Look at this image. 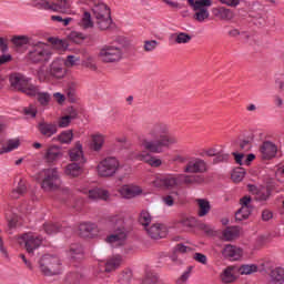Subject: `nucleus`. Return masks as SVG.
Wrapping results in <instances>:
<instances>
[{
	"mask_svg": "<svg viewBox=\"0 0 284 284\" xmlns=\"http://www.w3.org/2000/svg\"><path fill=\"white\" fill-rule=\"evenodd\" d=\"M77 65H81V55L79 53L69 54L64 60L65 68H77Z\"/></svg>",
	"mask_w": 284,
	"mask_h": 284,
	"instance_id": "nucleus-39",
	"label": "nucleus"
},
{
	"mask_svg": "<svg viewBox=\"0 0 284 284\" xmlns=\"http://www.w3.org/2000/svg\"><path fill=\"white\" fill-rule=\"evenodd\" d=\"M190 278V271L184 272L176 281V284H186Z\"/></svg>",
	"mask_w": 284,
	"mask_h": 284,
	"instance_id": "nucleus-64",
	"label": "nucleus"
},
{
	"mask_svg": "<svg viewBox=\"0 0 284 284\" xmlns=\"http://www.w3.org/2000/svg\"><path fill=\"white\" fill-rule=\"evenodd\" d=\"M222 255L229 261H239L243 256V251L234 245H225L222 250Z\"/></svg>",
	"mask_w": 284,
	"mask_h": 284,
	"instance_id": "nucleus-25",
	"label": "nucleus"
},
{
	"mask_svg": "<svg viewBox=\"0 0 284 284\" xmlns=\"http://www.w3.org/2000/svg\"><path fill=\"white\" fill-rule=\"evenodd\" d=\"M80 192H83V194H88L89 199L92 201H97L98 199H101L102 201H108L110 199V192L103 189H81Z\"/></svg>",
	"mask_w": 284,
	"mask_h": 284,
	"instance_id": "nucleus-24",
	"label": "nucleus"
},
{
	"mask_svg": "<svg viewBox=\"0 0 284 284\" xmlns=\"http://www.w3.org/2000/svg\"><path fill=\"white\" fill-rule=\"evenodd\" d=\"M135 159L138 161H143L144 163H148V165H151V168H161V165L163 164L161 159L156 156H152V154L145 151L138 153L135 155Z\"/></svg>",
	"mask_w": 284,
	"mask_h": 284,
	"instance_id": "nucleus-26",
	"label": "nucleus"
},
{
	"mask_svg": "<svg viewBox=\"0 0 284 284\" xmlns=\"http://www.w3.org/2000/svg\"><path fill=\"white\" fill-rule=\"evenodd\" d=\"M154 187H164L165 190H174L179 185H203L205 175L197 174H169L156 176L152 182Z\"/></svg>",
	"mask_w": 284,
	"mask_h": 284,
	"instance_id": "nucleus-2",
	"label": "nucleus"
},
{
	"mask_svg": "<svg viewBox=\"0 0 284 284\" xmlns=\"http://www.w3.org/2000/svg\"><path fill=\"white\" fill-rule=\"evenodd\" d=\"M196 220L194 217H182L179 221V224L182 225L185 230H190V227H194Z\"/></svg>",
	"mask_w": 284,
	"mask_h": 284,
	"instance_id": "nucleus-54",
	"label": "nucleus"
},
{
	"mask_svg": "<svg viewBox=\"0 0 284 284\" xmlns=\"http://www.w3.org/2000/svg\"><path fill=\"white\" fill-rule=\"evenodd\" d=\"M231 179L234 183H241L245 179V169H235L231 174Z\"/></svg>",
	"mask_w": 284,
	"mask_h": 284,
	"instance_id": "nucleus-52",
	"label": "nucleus"
},
{
	"mask_svg": "<svg viewBox=\"0 0 284 284\" xmlns=\"http://www.w3.org/2000/svg\"><path fill=\"white\" fill-rule=\"evenodd\" d=\"M131 281H132V270L125 268L119 274L120 284H130Z\"/></svg>",
	"mask_w": 284,
	"mask_h": 284,
	"instance_id": "nucleus-50",
	"label": "nucleus"
},
{
	"mask_svg": "<svg viewBox=\"0 0 284 284\" xmlns=\"http://www.w3.org/2000/svg\"><path fill=\"white\" fill-rule=\"evenodd\" d=\"M121 265H123V256L119 254L109 256L103 263L104 270L99 265V268L94 272V276L95 278H101V274H112L116 272Z\"/></svg>",
	"mask_w": 284,
	"mask_h": 284,
	"instance_id": "nucleus-12",
	"label": "nucleus"
},
{
	"mask_svg": "<svg viewBox=\"0 0 284 284\" xmlns=\"http://www.w3.org/2000/svg\"><path fill=\"white\" fill-rule=\"evenodd\" d=\"M277 152L278 148L271 141H265L260 146V153L264 161H270L271 159H274Z\"/></svg>",
	"mask_w": 284,
	"mask_h": 284,
	"instance_id": "nucleus-18",
	"label": "nucleus"
},
{
	"mask_svg": "<svg viewBox=\"0 0 284 284\" xmlns=\"http://www.w3.org/2000/svg\"><path fill=\"white\" fill-rule=\"evenodd\" d=\"M91 148L94 150V152H100V150L103 148V144L105 143V138L101 133H97L91 136Z\"/></svg>",
	"mask_w": 284,
	"mask_h": 284,
	"instance_id": "nucleus-36",
	"label": "nucleus"
},
{
	"mask_svg": "<svg viewBox=\"0 0 284 284\" xmlns=\"http://www.w3.org/2000/svg\"><path fill=\"white\" fill-rule=\"evenodd\" d=\"M125 216L123 213H116L109 217V225L113 233L106 236V243L111 247H121L128 243V230L124 226Z\"/></svg>",
	"mask_w": 284,
	"mask_h": 284,
	"instance_id": "nucleus-3",
	"label": "nucleus"
},
{
	"mask_svg": "<svg viewBox=\"0 0 284 284\" xmlns=\"http://www.w3.org/2000/svg\"><path fill=\"white\" fill-rule=\"evenodd\" d=\"M123 54L121 45L106 44L100 49L99 58L103 63H119L123 59Z\"/></svg>",
	"mask_w": 284,
	"mask_h": 284,
	"instance_id": "nucleus-8",
	"label": "nucleus"
},
{
	"mask_svg": "<svg viewBox=\"0 0 284 284\" xmlns=\"http://www.w3.org/2000/svg\"><path fill=\"white\" fill-rule=\"evenodd\" d=\"M81 254H83V247H81V244H72L70 246L68 252L70 258H80Z\"/></svg>",
	"mask_w": 284,
	"mask_h": 284,
	"instance_id": "nucleus-47",
	"label": "nucleus"
},
{
	"mask_svg": "<svg viewBox=\"0 0 284 284\" xmlns=\"http://www.w3.org/2000/svg\"><path fill=\"white\" fill-rule=\"evenodd\" d=\"M78 3H84L92 8V12L97 19V26L100 30H108L112 23L110 18V8L101 0H78Z\"/></svg>",
	"mask_w": 284,
	"mask_h": 284,
	"instance_id": "nucleus-4",
	"label": "nucleus"
},
{
	"mask_svg": "<svg viewBox=\"0 0 284 284\" xmlns=\"http://www.w3.org/2000/svg\"><path fill=\"white\" fill-rule=\"evenodd\" d=\"M183 172L185 174H200V176H203L204 172H207V163L199 158H190L183 166Z\"/></svg>",
	"mask_w": 284,
	"mask_h": 284,
	"instance_id": "nucleus-14",
	"label": "nucleus"
},
{
	"mask_svg": "<svg viewBox=\"0 0 284 284\" xmlns=\"http://www.w3.org/2000/svg\"><path fill=\"white\" fill-rule=\"evenodd\" d=\"M159 48V42L156 40L144 41V52H154Z\"/></svg>",
	"mask_w": 284,
	"mask_h": 284,
	"instance_id": "nucleus-55",
	"label": "nucleus"
},
{
	"mask_svg": "<svg viewBox=\"0 0 284 284\" xmlns=\"http://www.w3.org/2000/svg\"><path fill=\"white\" fill-rule=\"evenodd\" d=\"M43 230L45 234H57L61 232V223H52V222L44 223Z\"/></svg>",
	"mask_w": 284,
	"mask_h": 284,
	"instance_id": "nucleus-46",
	"label": "nucleus"
},
{
	"mask_svg": "<svg viewBox=\"0 0 284 284\" xmlns=\"http://www.w3.org/2000/svg\"><path fill=\"white\" fill-rule=\"evenodd\" d=\"M241 207H252V197L245 195L240 200Z\"/></svg>",
	"mask_w": 284,
	"mask_h": 284,
	"instance_id": "nucleus-63",
	"label": "nucleus"
},
{
	"mask_svg": "<svg viewBox=\"0 0 284 284\" xmlns=\"http://www.w3.org/2000/svg\"><path fill=\"white\" fill-rule=\"evenodd\" d=\"M197 203V214L199 216H207V214H210V210H211V205H210V201L205 200V199H197L195 200Z\"/></svg>",
	"mask_w": 284,
	"mask_h": 284,
	"instance_id": "nucleus-35",
	"label": "nucleus"
},
{
	"mask_svg": "<svg viewBox=\"0 0 284 284\" xmlns=\"http://www.w3.org/2000/svg\"><path fill=\"white\" fill-rule=\"evenodd\" d=\"M51 11L61 12L62 14H72V1L70 0H58L51 1Z\"/></svg>",
	"mask_w": 284,
	"mask_h": 284,
	"instance_id": "nucleus-22",
	"label": "nucleus"
},
{
	"mask_svg": "<svg viewBox=\"0 0 284 284\" xmlns=\"http://www.w3.org/2000/svg\"><path fill=\"white\" fill-rule=\"evenodd\" d=\"M270 278L273 284H283L284 283V268L281 266L271 268Z\"/></svg>",
	"mask_w": 284,
	"mask_h": 284,
	"instance_id": "nucleus-32",
	"label": "nucleus"
},
{
	"mask_svg": "<svg viewBox=\"0 0 284 284\" xmlns=\"http://www.w3.org/2000/svg\"><path fill=\"white\" fill-rule=\"evenodd\" d=\"M78 26L81 30H92L94 28V21H92V14L89 11H83L80 19L78 20Z\"/></svg>",
	"mask_w": 284,
	"mask_h": 284,
	"instance_id": "nucleus-29",
	"label": "nucleus"
},
{
	"mask_svg": "<svg viewBox=\"0 0 284 284\" xmlns=\"http://www.w3.org/2000/svg\"><path fill=\"white\" fill-rule=\"evenodd\" d=\"M139 223L148 229L149 224L152 223V215H150V212L142 211L140 213Z\"/></svg>",
	"mask_w": 284,
	"mask_h": 284,
	"instance_id": "nucleus-51",
	"label": "nucleus"
},
{
	"mask_svg": "<svg viewBox=\"0 0 284 284\" xmlns=\"http://www.w3.org/2000/svg\"><path fill=\"white\" fill-rule=\"evenodd\" d=\"M118 192L122 199H135V196H141V194H143V189L134 184H124Z\"/></svg>",
	"mask_w": 284,
	"mask_h": 284,
	"instance_id": "nucleus-17",
	"label": "nucleus"
},
{
	"mask_svg": "<svg viewBox=\"0 0 284 284\" xmlns=\"http://www.w3.org/2000/svg\"><path fill=\"white\" fill-rule=\"evenodd\" d=\"M206 156H216L215 163H222L223 161H227L230 159V154L219 153V151L214 148H211L205 151Z\"/></svg>",
	"mask_w": 284,
	"mask_h": 284,
	"instance_id": "nucleus-40",
	"label": "nucleus"
},
{
	"mask_svg": "<svg viewBox=\"0 0 284 284\" xmlns=\"http://www.w3.org/2000/svg\"><path fill=\"white\" fill-rule=\"evenodd\" d=\"M79 234L83 239H90L99 234V226L94 223L83 222L79 225Z\"/></svg>",
	"mask_w": 284,
	"mask_h": 284,
	"instance_id": "nucleus-20",
	"label": "nucleus"
},
{
	"mask_svg": "<svg viewBox=\"0 0 284 284\" xmlns=\"http://www.w3.org/2000/svg\"><path fill=\"white\" fill-rule=\"evenodd\" d=\"M72 139H74V133H72V130H67L54 136L52 141L62 145H69V143H72Z\"/></svg>",
	"mask_w": 284,
	"mask_h": 284,
	"instance_id": "nucleus-31",
	"label": "nucleus"
},
{
	"mask_svg": "<svg viewBox=\"0 0 284 284\" xmlns=\"http://www.w3.org/2000/svg\"><path fill=\"white\" fill-rule=\"evenodd\" d=\"M28 97H34L42 108H47V105H50V101H52V95L48 92H41L37 85L33 87V91Z\"/></svg>",
	"mask_w": 284,
	"mask_h": 284,
	"instance_id": "nucleus-23",
	"label": "nucleus"
},
{
	"mask_svg": "<svg viewBox=\"0 0 284 284\" xmlns=\"http://www.w3.org/2000/svg\"><path fill=\"white\" fill-rule=\"evenodd\" d=\"M63 158V152L59 145H49L44 151L43 160L48 165H57V162Z\"/></svg>",
	"mask_w": 284,
	"mask_h": 284,
	"instance_id": "nucleus-15",
	"label": "nucleus"
},
{
	"mask_svg": "<svg viewBox=\"0 0 284 284\" xmlns=\"http://www.w3.org/2000/svg\"><path fill=\"white\" fill-rule=\"evenodd\" d=\"M159 281V277L154 273H146L144 280L142 281V284H154Z\"/></svg>",
	"mask_w": 284,
	"mask_h": 284,
	"instance_id": "nucleus-57",
	"label": "nucleus"
},
{
	"mask_svg": "<svg viewBox=\"0 0 284 284\" xmlns=\"http://www.w3.org/2000/svg\"><path fill=\"white\" fill-rule=\"evenodd\" d=\"M21 140H19V138L7 140L2 148H0V154H8L10 152H14V150H19Z\"/></svg>",
	"mask_w": 284,
	"mask_h": 284,
	"instance_id": "nucleus-30",
	"label": "nucleus"
},
{
	"mask_svg": "<svg viewBox=\"0 0 284 284\" xmlns=\"http://www.w3.org/2000/svg\"><path fill=\"white\" fill-rule=\"evenodd\" d=\"M220 281L223 284L236 283L239 281V266H227L220 274Z\"/></svg>",
	"mask_w": 284,
	"mask_h": 284,
	"instance_id": "nucleus-16",
	"label": "nucleus"
},
{
	"mask_svg": "<svg viewBox=\"0 0 284 284\" xmlns=\"http://www.w3.org/2000/svg\"><path fill=\"white\" fill-rule=\"evenodd\" d=\"M52 21H58V23H62V26H70V21H72V18H63L61 16H52Z\"/></svg>",
	"mask_w": 284,
	"mask_h": 284,
	"instance_id": "nucleus-60",
	"label": "nucleus"
},
{
	"mask_svg": "<svg viewBox=\"0 0 284 284\" xmlns=\"http://www.w3.org/2000/svg\"><path fill=\"white\" fill-rule=\"evenodd\" d=\"M252 214V207L241 206V209L235 213L236 221H245V219H250Z\"/></svg>",
	"mask_w": 284,
	"mask_h": 284,
	"instance_id": "nucleus-45",
	"label": "nucleus"
},
{
	"mask_svg": "<svg viewBox=\"0 0 284 284\" xmlns=\"http://www.w3.org/2000/svg\"><path fill=\"white\" fill-rule=\"evenodd\" d=\"M81 172H82L81 163H71V164H68L64 169V174H67V176L77 178V176H80Z\"/></svg>",
	"mask_w": 284,
	"mask_h": 284,
	"instance_id": "nucleus-37",
	"label": "nucleus"
},
{
	"mask_svg": "<svg viewBox=\"0 0 284 284\" xmlns=\"http://www.w3.org/2000/svg\"><path fill=\"white\" fill-rule=\"evenodd\" d=\"M10 85L13 90H18L19 92H23V94H32L34 84L30 83V78L21 74V73H13L9 78Z\"/></svg>",
	"mask_w": 284,
	"mask_h": 284,
	"instance_id": "nucleus-11",
	"label": "nucleus"
},
{
	"mask_svg": "<svg viewBox=\"0 0 284 284\" xmlns=\"http://www.w3.org/2000/svg\"><path fill=\"white\" fill-rule=\"evenodd\" d=\"M50 74L54 79H63L65 77V62L63 58H57L50 65Z\"/></svg>",
	"mask_w": 284,
	"mask_h": 284,
	"instance_id": "nucleus-19",
	"label": "nucleus"
},
{
	"mask_svg": "<svg viewBox=\"0 0 284 284\" xmlns=\"http://www.w3.org/2000/svg\"><path fill=\"white\" fill-rule=\"evenodd\" d=\"M72 123V120L68 115H63L58 120V128H68Z\"/></svg>",
	"mask_w": 284,
	"mask_h": 284,
	"instance_id": "nucleus-59",
	"label": "nucleus"
},
{
	"mask_svg": "<svg viewBox=\"0 0 284 284\" xmlns=\"http://www.w3.org/2000/svg\"><path fill=\"white\" fill-rule=\"evenodd\" d=\"M192 8L195 21L203 23L205 19L210 18V8H212V0H186Z\"/></svg>",
	"mask_w": 284,
	"mask_h": 284,
	"instance_id": "nucleus-9",
	"label": "nucleus"
},
{
	"mask_svg": "<svg viewBox=\"0 0 284 284\" xmlns=\"http://www.w3.org/2000/svg\"><path fill=\"white\" fill-rule=\"evenodd\" d=\"M171 39H173V41H175L179 44H183V43H190V41H192V36L185 32H180L171 36Z\"/></svg>",
	"mask_w": 284,
	"mask_h": 284,
	"instance_id": "nucleus-43",
	"label": "nucleus"
},
{
	"mask_svg": "<svg viewBox=\"0 0 284 284\" xmlns=\"http://www.w3.org/2000/svg\"><path fill=\"white\" fill-rule=\"evenodd\" d=\"M27 58L31 63H48L52 59V51L44 42H33Z\"/></svg>",
	"mask_w": 284,
	"mask_h": 284,
	"instance_id": "nucleus-5",
	"label": "nucleus"
},
{
	"mask_svg": "<svg viewBox=\"0 0 284 284\" xmlns=\"http://www.w3.org/2000/svg\"><path fill=\"white\" fill-rule=\"evenodd\" d=\"M121 170V162L114 156H109L98 164V174L103 179L114 176Z\"/></svg>",
	"mask_w": 284,
	"mask_h": 284,
	"instance_id": "nucleus-10",
	"label": "nucleus"
},
{
	"mask_svg": "<svg viewBox=\"0 0 284 284\" xmlns=\"http://www.w3.org/2000/svg\"><path fill=\"white\" fill-rule=\"evenodd\" d=\"M146 232L151 239H165V236H168V226L163 224H153L146 229Z\"/></svg>",
	"mask_w": 284,
	"mask_h": 284,
	"instance_id": "nucleus-27",
	"label": "nucleus"
},
{
	"mask_svg": "<svg viewBox=\"0 0 284 284\" xmlns=\"http://www.w3.org/2000/svg\"><path fill=\"white\" fill-rule=\"evenodd\" d=\"M239 234H241L239 226H229L222 232V239L223 241H234V239H239Z\"/></svg>",
	"mask_w": 284,
	"mask_h": 284,
	"instance_id": "nucleus-34",
	"label": "nucleus"
},
{
	"mask_svg": "<svg viewBox=\"0 0 284 284\" xmlns=\"http://www.w3.org/2000/svg\"><path fill=\"white\" fill-rule=\"evenodd\" d=\"M70 39H72V41H74V43H81V41L85 40V34L78 32V31H73L70 34Z\"/></svg>",
	"mask_w": 284,
	"mask_h": 284,
	"instance_id": "nucleus-58",
	"label": "nucleus"
},
{
	"mask_svg": "<svg viewBox=\"0 0 284 284\" xmlns=\"http://www.w3.org/2000/svg\"><path fill=\"white\" fill-rule=\"evenodd\" d=\"M81 280V273L79 272H70L65 276V283L67 284H77Z\"/></svg>",
	"mask_w": 284,
	"mask_h": 284,
	"instance_id": "nucleus-53",
	"label": "nucleus"
},
{
	"mask_svg": "<svg viewBox=\"0 0 284 284\" xmlns=\"http://www.w3.org/2000/svg\"><path fill=\"white\" fill-rule=\"evenodd\" d=\"M42 176L41 187L44 192H54L61 187V175L55 168L45 169Z\"/></svg>",
	"mask_w": 284,
	"mask_h": 284,
	"instance_id": "nucleus-7",
	"label": "nucleus"
},
{
	"mask_svg": "<svg viewBox=\"0 0 284 284\" xmlns=\"http://www.w3.org/2000/svg\"><path fill=\"white\" fill-rule=\"evenodd\" d=\"M40 271L44 276L61 274V258L57 255L44 254L39 260Z\"/></svg>",
	"mask_w": 284,
	"mask_h": 284,
	"instance_id": "nucleus-6",
	"label": "nucleus"
},
{
	"mask_svg": "<svg viewBox=\"0 0 284 284\" xmlns=\"http://www.w3.org/2000/svg\"><path fill=\"white\" fill-rule=\"evenodd\" d=\"M28 186L26 185V180L21 179L18 183V186L12 190L11 199H20L26 194Z\"/></svg>",
	"mask_w": 284,
	"mask_h": 284,
	"instance_id": "nucleus-38",
	"label": "nucleus"
},
{
	"mask_svg": "<svg viewBox=\"0 0 284 284\" xmlns=\"http://www.w3.org/2000/svg\"><path fill=\"white\" fill-rule=\"evenodd\" d=\"M24 114L34 119V116H37V106L29 105L28 108H24Z\"/></svg>",
	"mask_w": 284,
	"mask_h": 284,
	"instance_id": "nucleus-62",
	"label": "nucleus"
},
{
	"mask_svg": "<svg viewBox=\"0 0 284 284\" xmlns=\"http://www.w3.org/2000/svg\"><path fill=\"white\" fill-rule=\"evenodd\" d=\"M38 130H39L40 134H42V136H44V139H50V138L54 136V134H57V132H59V128L57 124H54L52 122H45V121H42L38 124Z\"/></svg>",
	"mask_w": 284,
	"mask_h": 284,
	"instance_id": "nucleus-21",
	"label": "nucleus"
},
{
	"mask_svg": "<svg viewBox=\"0 0 284 284\" xmlns=\"http://www.w3.org/2000/svg\"><path fill=\"white\" fill-rule=\"evenodd\" d=\"M70 161L83 164L85 163V156H83V145L81 142H77L74 148L69 151Z\"/></svg>",
	"mask_w": 284,
	"mask_h": 284,
	"instance_id": "nucleus-28",
	"label": "nucleus"
},
{
	"mask_svg": "<svg viewBox=\"0 0 284 284\" xmlns=\"http://www.w3.org/2000/svg\"><path fill=\"white\" fill-rule=\"evenodd\" d=\"M6 219L8 221L9 230H14V227H17V223H19V215H17V213H13L11 211H7Z\"/></svg>",
	"mask_w": 284,
	"mask_h": 284,
	"instance_id": "nucleus-44",
	"label": "nucleus"
},
{
	"mask_svg": "<svg viewBox=\"0 0 284 284\" xmlns=\"http://www.w3.org/2000/svg\"><path fill=\"white\" fill-rule=\"evenodd\" d=\"M214 14L222 21H231V19H234V12L225 7L214 9Z\"/></svg>",
	"mask_w": 284,
	"mask_h": 284,
	"instance_id": "nucleus-33",
	"label": "nucleus"
},
{
	"mask_svg": "<svg viewBox=\"0 0 284 284\" xmlns=\"http://www.w3.org/2000/svg\"><path fill=\"white\" fill-rule=\"evenodd\" d=\"M193 258L194 261H196V263H201L202 265H207V256H205V254L203 253H194Z\"/></svg>",
	"mask_w": 284,
	"mask_h": 284,
	"instance_id": "nucleus-61",
	"label": "nucleus"
},
{
	"mask_svg": "<svg viewBox=\"0 0 284 284\" xmlns=\"http://www.w3.org/2000/svg\"><path fill=\"white\" fill-rule=\"evenodd\" d=\"M19 245H23L28 254H33L34 250L41 247L43 237L34 233H24L18 237Z\"/></svg>",
	"mask_w": 284,
	"mask_h": 284,
	"instance_id": "nucleus-13",
	"label": "nucleus"
},
{
	"mask_svg": "<svg viewBox=\"0 0 284 284\" xmlns=\"http://www.w3.org/2000/svg\"><path fill=\"white\" fill-rule=\"evenodd\" d=\"M149 136L153 140H149L145 136L139 139L141 148L152 152L153 154H161L163 148H169V145H174L179 143V138L170 135V126L163 122H156L149 130Z\"/></svg>",
	"mask_w": 284,
	"mask_h": 284,
	"instance_id": "nucleus-1",
	"label": "nucleus"
},
{
	"mask_svg": "<svg viewBox=\"0 0 284 284\" xmlns=\"http://www.w3.org/2000/svg\"><path fill=\"white\" fill-rule=\"evenodd\" d=\"M11 43H13L18 49L23 48V45H32L28 36H16L11 39Z\"/></svg>",
	"mask_w": 284,
	"mask_h": 284,
	"instance_id": "nucleus-42",
	"label": "nucleus"
},
{
	"mask_svg": "<svg viewBox=\"0 0 284 284\" xmlns=\"http://www.w3.org/2000/svg\"><path fill=\"white\" fill-rule=\"evenodd\" d=\"M33 8H38V10H52V1L51 0H33Z\"/></svg>",
	"mask_w": 284,
	"mask_h": 284,
	"instance_id": "nucleus-48",
	"label": "nucleus"
},
{
	"mask_svg": "<svg viewBox=\"0 0 284 284\" xmlns=\"http://www.w3.org/2000/svg\"><path fill=\"white\" fill-rule=\"evenodd\" d=\"M84 68H88L92 72H97V62L94 61V58L89 57L83 61Z\"/></svg>",
	"mask_w": 284,
	"mask_h": 284,
	"instance_id": "nucleus-56",
	"label": "nucleus"
},
{
	"mask_svg": "<svg viewBox=\"0 0 284 284\" xmlns=\"http://www.w3.org/2000/svg\"><path fill=\"white\" fill-rule=\"evenodd\" d=\"M250 17H253V19H263V4L258 2L253 3Z\"/></svg>",
	"mask_w": 284,
	"mask_h": 284,
	"instance_id": "nucleus-49",
	"label": "nucleus"
},
{
	"mask_svg": "<svg viewBox=\"0 0 284 284\" xmlns=\"http://www.w3.org/2000/svg\"><path fill=\"white\" fill-rule=\"evenodd\" d=\"M255 272H258V266L256 264H244L240 267H237V274L246 275L255 274Z\"/></svg>",
	"mask_w": 284,
	"mask_h": 284,
	"instance_id": "nucleus-41",
	"label": "nucleus"
}]
</instances>
